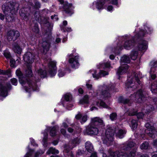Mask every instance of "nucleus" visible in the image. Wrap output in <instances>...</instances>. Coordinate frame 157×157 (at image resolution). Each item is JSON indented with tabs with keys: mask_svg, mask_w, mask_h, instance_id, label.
I'll return each instance as SVG.
<instances>
[{
	"mask_svg": "<svg viewBox=\"0 0 157 157\" xmlns=\"http://www.w3.org/2000/svg\"><path fill=\"white\" fill-rule=\"evenodd\" d=\"M103 121L99 117H95L91 119V123L86 128V132L89 135H97L99 132V127L104 126Z\"/></svg>",
	"mask_w": 157,
	"mask_h": 157,
	"instance_id": "nucleus-1",
	"label": "nucleus"
},
{
	"mask_svg": "<svg viewBox=\"0 0 157 157\" xmlns=\"http://www.w3.org/2000/svg\"><path fill=\"white\" fill-rule=\"evenodd\" d=\"M16 73L17 75L19 77L20 83L24 86L26 92L38 90V87L36 84L32 82L29 79L23 77L22 73L20 70H17Z\"/></svg>",
	"mask_w": 157,
	"mask_h": 157,
	"instance_id": "nucleus-2",
	"label": "nucleus"
},
{
	"mask_svg": "<svg viewBox=\"0 0 157 157\" xmlns=\"http://www.w3.org/2000/svg\"><path fill=\"white\" fill-rule=\"evenodd\" d=\"M18 4L16 2H10L6 5L2 6V10L5 15L6 19L8 22H12L14 18L15 9L18 7Z\"/></svg>",
	"mask_w": 157,
	"mask_h": 157,
	"instance_id": "nucleus-3",
	"label": "nucleus"
},
{
	"mask_svg": "<svg viewBox=\"0 0 157 157\" xmlns=\"http://www.w3.org/2000/svg\"><path fill=\"white\" fill-rule=\"evenodd\" d=\"M141 78L142 75L140 72H133L128 78V81L126 84V86L128 89H130L131 90H133L132 88L135 89L136 86H134V84L137 83L139 85L141 84V82L139 80Z\"/></svg>",
	"mask_w": 157,
	"mask_h": 157,
	"instance_id": "nucleus-4",
	"label": "nucleus"
},
{
	"mask_svg": "<svg viewBox=\"0 0 157 157\" xmlns=\"http://www.w3.org/2000/svg\"><path fill=\"white\" fill-rule=\"evenodd\" d=\"M115 132V130L113 127L108 126L105 133L102 136L103 143L108 146L110 145L113 140V136Z\"/></svg>",
	"mask_w": 157,
	"mask_h": 157,
	"instance_id": "nucleus-5",
	"label": "nucleus"
},
{
	"mask_svg": "<svg viewBox=\"0 0 157 157\" xmlns=\"http://www.w3.org/2000/svg\"><path fill=\"white\" fill-rule=\"evenodd\" d=\"M148 96V94L144 90L140 89L135 94L132 95L131 98L136 102L141 103L145 100Z\"/></svg>",
	"mask_w": 157,
	"mask_h": 157,
	"instance_id": "nucleus-6",
	"label": "nucleus"
},
{
	"mask_svg": "<svg viewBox=\"0 0 157 157\" xmlns=\"http://www.w3.org/2000/svg\"><path fill=\"white\" fill-rule=\"evenodd\" d=\"M136 149H134L131 151L128 154H126V152L117 151L115 152L112 151L110 153L109 157H119L121 156H124L128 157H134L136 155Z\"/></svg>",
	"mask_w": 157,
	"mask_h": 157,
	"instance_id": "nucleus-7",
	"label": "nucleus"
},
{
	"mask_svg": "<svg viewBox=\"0 0 157 157\" xmlns=\"http://www.w3.org/2000/svg\"><path fill=\"white\" fill-rule=\"evenodd\" d=\"M114 86H110L104 85L103 86H101L100 89L102 90L101 94V98L105 100L110 98L111 96L110 94L106 90H109L113 89Z\"/></svg>",
	"mask_w": 157,
	"mask_h": 157,
	"instance_id": "nucleus-8",
	"label": "nucleus"
},
{
	"mask_svg": "<svg viewBox=\"0 0 157 157\" xmlns=\"http://www.w3.org/2000/svg\"><path fill=\"white\" fill-rule=\"evenodd\" d=\"M145 127L147 128L145 130L146 133L151 137L154 138L157 132L154 127L153 124L152 122L147 123L145 124Z\"/></svg>",
	"mask_w": 157,
	"mask_h": 157,
	"instance_id": "nucleus-9",
	"label": "nucleus"
},
{
	"mask_svg": "<svg viewBox=\"0 0 157 157\" xmlns=\"http://www.w3.org/2000/svg\"><path fill=\"white\" fill-rule=\"evenodd\" d=\"M20 36L19 32L17 30H12L9 31L7 33V39L10 41L16 40Z\"/></svg>",
	"mask_w": 157,
	"mask_h": 157,
	"instance_id": "nucleus-10",
	"label": "nucleus"
},
{
	"mask_svg": "<svg viewBox=\"0 0 157 157\" xmlns=\"http://www.w3.org/2000/svg\"><path fill=\"white\" fill-rule=\"evenodd\" d=\"M25 62L27 63H31L34 62L35 56L34 53L30 52H27L23 57Z\"/></svg>",
	"mask_w": 157,
	"mask_h": 157,
	"instance_id": "nucleus-11",
	"label": "nucleus"
},
{
	"mask_svg": "<svg viewBox=\"0 0 157 157\" xmlns=\"http://www.w3.org/2000/svg\"><path fill=\"white\" fill-rule=\"evenodd\" d=\"M74 8L71 4L67 2H65L63 6L64 11L66 13L71 15L74 13L73 9Z\"/></svg>",
	"mask_w": 157,
	"mask_h": 157,
	"instance_id": "nucleus-12",
	"label": "nucleus"
},
{
	"mask_svg": "<svg viewBox=\"0 0 157 157\" xmlns=\"http://www.w3.org/2000/svg\"><path fill=\"white\" fill-rule=\"evenodd\" d=\"M56 63L55 62L53 61H51L49 63L48 66L49 71L51 76L55 75L56 73Z\"/></svg>",
	"mask_w": 157,
	"mask_h": 157,
	"instance_id": "nucleus-13",
	"label": "nucleus"
},
{
	"mask_svg": "<svg viewBox=\"0 0 157 157\" xmlns=\"http://www.w3.org/2000/svg\"><path fill=\"white\" fill-rule=\"evenodd\" d=\"M80 143V140L77 138L72 140L69 144L65 145L64 148L65 150L68 149V150L75 147L76 145Z\"/></svg>",
	"mask_w": 157,
	"mask_h": 157,
	"instance_id": "nucleus-14",
	"label": "nucleus"
},
{
	"mask_svg": "<svg viewBox=\"0 0 157 157\" xmlns=\"http://www.w3.org/2000/svg\"><path fill=\"white\" fill-rule=\"evenodd\" d=\"M128 66L127 64H122L118 68L117 74L120 75L126 73L128 71Z\"/></svg>",
	"mask_w": 157,
	"mask_h": 157,
	"instance_id": "nucleus-15",
	"label": "nucleus"
},
{
	"mask_svg": "<svg viewBox=\"0 0 157 157\" xmlns=\"http://www.w3.org/2000/svg\"><path fill=\"white\" fill-rule=\"evenodd\" d=\"M96 71H95L94 73L92 74L93 77L96 79H98L102 76H104L108 75V72L102 70L100 71L98 74L96 75Z\"/></svg>",
	"mask_w": 157,
	"mask_h": 157,
	"instance_id": "nucleus-16",
	"label": "nucleus"
},
{
	"mask_svg": "<svg viewBox=\"0 0 157 157\" xmlns=\"http://www.w3.org/2000/svg\"><path fill=\"white\" fill-rule=\"evenodd\" d=\"M78 56H76L74 58H71L69 59V62L72 64L71 65V66L73 68H76L78 66L79 63L78 62Z\"/></svg>",
	"mask_w": 157,
	"mask_h": 157,
	"instance_id": "nucleus-17",
	"label": "nucleus"
},
{
	"mask_svg": "<svg viewBox=\"0 0 157 157\" xmlns=\"http://www.w3.org/2000/svg\"><path fill=\"white\" fill-rule=\"evenodd\" d=\"M27 9L26 8H22L20 10L19 12L20 16L26 20H28V17L29 15V13L27 12Z\"/></svg>",
	"mask_w": 157,
	"mask_h": 157,
	"instance_id": "nucleus-18",
	"label": "nucleus"
},
{
	"mask_svg": "<svg viewBox=\"0 0 157 157\" xmlns=\"http://www.w3.org/2000/svg\"><path fill=\"white\" fill-rule=\"evenodd\" d=\"M134 45V41L128 40L125 42L124 45V47L125 49L129 50L132 48Z\"/></svg>",
	"mask_w": 157,
	"mask_h": 157,
	"instance_id": "nucleus-19",
	"label": "nucleus"
},
{
	"mask_svg": "<svg viewBox=\"0 0 157 157\" xmlns=\"http://www.w3.org/2000/svg\"><path fill=\"white\" fill-rule=\"evenodd\" d=\"M12 49L14 52L18 54H21L22 51L21 48L16 43L13 44Z\"/></svg>",
	"mask_w": 157,
	"mask_h": 157,
	"instance_id": "nucleus-20",
	"label": "nucleus"
},
{
	"mask_svg": "<svg viewBox=\"0 0 157 157\" xmlns=\"http://www.w3.org/2000/svg\"><path fill=\"white\" fill-rule=\"evenodd\" d=\"M135 144L133 142H130L126 144H123L122 147V149L124 151L129 150L130 148L135 146Z\"/></svg>",
	"mask_w": 157,
	"mask_h": 157,
	"instance_id": "nucleus-21",
	"label": "nucleus"
},
{
	"mask_svg": "<svg viewBox=\"0 0 157 157\" xmlns=\"http://www.w3.org/2000/svg\"><path fill=\"white\" fill-rule=\"evenodd\" d=\"M43 48V52L45 53L48 51L50 46V42L49 41H43L41 44Z\"/></svg>",
	"mask_w": 157,
	"mask_h": 157,
	"instance_id": "nucleus-22",
	"label": "nucleus"
},
{
	"mask_svg": "<svg viewBox=\"0 0 157 157\" xmlns=\"http://www.w3.org/2000/svg\"><path fill=\"white\" fill-rule=\"evenodd\" d=\"M138 48L139 50L141 51L146 49L147 48V42L144 40L140 41L138 45Z\"/></svg>",
	"mask_w": 157,
	"mask_h": 157,
	"instance_id": "nucleus-23",
	"label": "nucleus"
},
{
	"mask_svg": "<svg viewBox=\"0 0 157 157\" xmlns=\"http://www.w3.org/2000/svg\"><path fill=\"white\" fill-rule=\"evenodd\" d=\"M151 67L149 73L151 74L152 72H155L156 71L155 67H157V61H152L150 63Z\"/></svg>",
	"mask_w": 157,
	"mask_h": 157,
	"instance_id": "nucleus-24",
	"label": "nucleus"
},
{
	"mask_svg": "<svg viewBox=\"0 0 157 157\" xmlns=\"http://www.w3.org/2000/svg\"><path fill=\"white\" fill-rule=\"evenodd\" d=\"M85 147L86 150L89 152H92L94 150L93 145L90 142H87L86 143Z\"/></svg>",
	"mask_w": 157,
	"mask_h": 157,
	"instance_id": "nucleus-25",
	"label": "nucleus"
},
{
	"mask_svg": "<svg viewBox=\"0 0 157 157\" xmlns=\"http://www.w3.org/2000/svg\"><path fill=\"white\" fill-rule=\"evenodd\" d=\"M97 2L96 8L98 10L103 9V6L105 3V0H98Z\"/></svg>",
	"mask_w": 157,
	"mask_h": 157,
	"instance_id": "nucleus-26",
	"label": "nucleus"
},
{
	"mask_svg": "<svg viewBox=\"0 0 157 157\" xmlns=\"http://www.w3.org/2000/svg\"><path fill=\"white\" fill-rule=\"evenodd\" d=\"M7 88L2 85L0 86V94L3 96H6L7 95Z\"/></svg>",
	"mask_w": 157,
	"mask_h": 157,
	"instance_id": "nucleus-27",
	"label": "nucleus"
},
{
	"mask_svg": "<svg viewBox=\"0 0 157 157\" xmlns=\"http://www.w3.org/2000/svg\"><path fill=\"white\" fill-rule=\"evenodd\" d=\"M154 109L152 105H147L142 110V112L147 113L152 111Z\"/></svg>",
	"mask_w": 157,
	"mask_h": 157,
	"instance_id": "nucleus-28",
	"label": "nucleus"
},
{
	"mask_svg": "<svg viewBox=\"0 0 157 157\" xmlns=\"http://www.w3.org/2000/svg\"><path fill=\"white\" fill-rule=\"evenodd\" d=\"M151 90L153 93H157V81L154 82L151 86Z\"/></svg>",
	"mask_w": 157,
	"mask_h": 157,
	"instance_id": "nucleus-29",
	"label": "nucleus"
},
{
	"mask_svg": "<svg viewBox=\"0 0 157 157\" xmlns=\"http://www.w3.org/2000/svg\"><path fill=\"white\" fill-rule=\"evenodd\" d=\"M110 67V63L107 62L100 63L98 66V68H108Z\"/></svg>",
	"mask_w": 157,
	"mask_h": 157,
	"instance_id": "nucleus-30",
	"label": "nucleus"
},
{
	"mask_svg": "<svg viewBox=\"0 0 157 157\" xmlns=\"http://www.w3.org/2000/svg\"><path fill=\"white\" fill-rule=\"evenodd\" d=\"M126 132L125 130L120 129L119 130L118 133L117 134L116 136L117 137L120 138H122L124 135L125 134Z\"/></svg>",
	"mask_w": 157,
	"mask_h": 157,
	"instance_id": "nucleus-31",
	"label": "nucleus"
},
{
	"mask_svg": "<svg viewBox=\"0 0 157 157\" xmlns=\"http://www.w3.org/2000/svg\"><path fill=\"white\" fill-rule=\"evenodd\" d=\"M36 73L41 78H44L46 75V72L45 71H43L41 69L37 70Z\"/></svg>",
	"mask_w": 157,
	"mask_h": 157,
	"instance_id": "nucleus-32",
	"label": "nucleus"
},
{
	"mask_svg": "<svg viewBox=\"0 0 157 157\" xmlns=\"http://www.w3.org/2000/svg\"><path fill=\"white\" fill-rule=\"evenodd\" d=\"M59 153V151L57 150L53 147L50 148L47 152V153L48 154H50V153L52 154H58Z\"/></svg>",
	"mask_w": 157,
	"mask_h": 157,
	"instance_id": "nucleus-33",
	"label": "nucleus"
},
{
	"mask_svg": "<svg viewBox=\"0 0 157 157\" xmlns=\"http://www.w3.org/2000/svg\"><path fill=\"white\" fill-rule=\"evenodd\" d=\"M94 104H96L98 106H100L104 108H108V106L103 101H100L97 102L96 104L94 103Z\"/></svg>",
	"mask_w": 157,
	"mask_h": 157,
	"instance_id": "nucleus-34",
	"label": "nucleus"
},
{
	"mask_svg": "<svg viewBox=\"0 0 157 157\" xmlns=\"http://www.w3.org/2000/svg\"><path fill=\"white\" fill-rule=\"evenodd\" d=\"M130 60L129 57L126 55L124 56L121 59V61L122 62L126 63H129Z\"/></svg>",
	"mask_w": 157,
	"mask_h": 157,
	"instance_id": "nucleus-35",
	"label": "nucleus"
},
{
	"mask_svg": "<svg viewBox=\"0 0 157 157\" xmlns=\"http://www.w3.org/2000/svg\"><path fill=\"white\" fill-rule=\"evenodd\" d=\"M88 96L87 95H85L84 98L81 100L79 101V103L80 104H83L84 103H88Z\"/></svg>",
	"mask_w": 157,
	"mask_h": 157,
	"instance_id": "nucleus-36",
	"label": "nucleus"
},
{
	"mask_svg": "<svg viewBox=\"0 0 157 157\" xmlns=\"http://www.w3.org/2000/svg\"><path fill=\"white\" fill-rule=\"evenodd\" d=\"M147 33L146 32H144L143 31H140L139 32L138 34H136L135 36V37L140 38L144 36Z\"/></svg>",
	"mask_w": 157,
	"mask_h": 157,
	"instance_id": "nucleus-37",
	"label": "nucleus"
},
{
	"mask_svg": "<svg viewBox=\"0 0 157 157\" xmlns=\"http://www.w3.org/2000/svg\"><path fill=\"white\" fill-rule=\"evenodd\" d=\"M137 56V52L136 51H132L131 54V58L132 60H135L136 59Z\"/></svg>",
	"mask_w": 157,
	"mask_h": 157,
	"instance_id": "nucleus-38",
	"label": "nucleus"
},
{
	"mask_svg": "<svg viewBox=\"0 0 157 157\" xmlns=\"http://www.w3.org/2000/svg\"><path fill=\"white\" fill-rule=\"evenodd\" d=\"M57 129V127L56 126L52 128L50 132V135L51 136H53L55 135Z\"/></svg>",
	"mask_w": 157,
	"mask_h": 157,
	"instance_id": "nucleus-39",
	"label": "nucleus"
},
{
	"mask_svg": "<svg viewBox=\"0 0 157 157\" xmlns=\"http://www.w3.org/2000/svg\"><path fill=\"white\" fill-rule=\"evenodd\" d=\"M132 128L134 129H136L137 127L138 124L137 121L135 120H132L131 121Z\"/></svg>",
	"mask_w": 157,
	"mask_h": 157,
	"instance_id": "nucleus-40",
	"label": "nucleus"
},
{
	"mask_svg": "<svg viewBox=\"0 0 157 157\" xmlns=\"http://www.w3.org/2000/svg\"><path fill=\"white\" fill-rule=\"evenodd\" d=\"M44 137L43 140V145L45 146H46V143L47 142L48 133L47 132H44Z\"/></svg>",
	"mask_w": 157,
	"mask_h": 157,
	"instance_id": "nucleus-41",
	"label": "nucleus"
},
{
	"mask_svg": "<svg viewBox=\"0 0 157 157\" xmlns=\"http://www.w3.org/2000/svg\"><path fill=\"white\" fill-rule=\"evenodd\" d=\"M148 144L147 142H144L140 146V148L141 149H147L148 148Z\"/></svg>",
	"mask_w": 157,
	"mask_h": 157,
	"instance_id": "nucleus-42",
	"label": "nucleus"
},
{
	"mask_svg": "<svg viewBox=\"0 0 157 157\" xmlns=\"http://www.w3.org/2000/svg\"><path fill=\"white\" fill-rule=\"evenodd\" d=\"M121 102L124 104H127L129 106L130 105L131 101L127 99H123L121 100Z\"/></svg>",
	"mask_w": 157,
	"mask_h": 157,
	"instance_id": "nucleus-43",
	"label": "nucleus"
},
{
	"mask_svg": "<svg viewBox=\"0 0 157 157\" xmlns=\"http://www.w3.org/2000/svg\"><path fill=\"white\" fill-rule=\"evenodd\" d=\"M117 114L115 113H113L110 115V118L112 121L116 120L117 118Z\"/></svg>",
	"mask_w": 157,
	"mask_h": 157,
	"instance_id": "nucleus-44",
	"label": "nucleus"
},
{
	"mask_svg": "<svg viewBox=\"0 0 157 157\" xmlns=\"http://www.w3.org/2000/svg\"><path fill=\"white\" fill-rule=\"evenodd\" d=\"M26 75L28 77H31L32 75V72L31 69L28 68L26 71Z\"/></svg>",
	"mask_w": 157,
	"mask_h": 157,
	"instance_id": "nucleus-45",
	"label": "nucleus"
},
{
	"mask_svg": "<svg viewBox=\"0 0 157 157\" xmlns=\"http://www.w3.org/2000/svg\"><path fill=\"white\" fill-rule=\"evenodd\" d=\"M144 112L139 113L136 114V116L137 118L138 119H143V118L144 116H146L144 114Z\"/></svg>",
	"mask_w": 157,
	"mask_h": 157,
	"instance_id": "nucleus-46",
	"label": "nucleus"
},
{
	"mask_svg": "<svg viewBox=\"0 0 157 157\" xmlns=\"http://www.w3.org/2000/svg\"><path fill=\"white\" fill-rule=\"evenodd\" d=\"M64 97L65 100L67 101H70L72 98L71 95L69 94H65Z\"/></svg>",
	"mask_w": 157,
	"mask_h": 157,
	"instance_id": "nucleus-47",
	"label": "nucleus"
},
{
	"mask_svg": "<svg viewBox=\"0 0 157 157\" xmlns=\"http://www.w3.org/2000/svg\"><path fill=\"white\" fill-rule=\"evenodd\" d=\"M0 74L8 75L10 74V71H2L0 70Z\"/></svg>",
	"mask_w": 157,
	"mask_h": 157,
	"instance_id": "nucleus-48",
	"label": "nucleus"
},
{
	"mask_svg": "<svg viewBox=\"0 0 157 157\" xmlns=\"http://www.w3.org/2000/svg\"><path fill=\"white\" fill-rule=\"evenodd\" d=\"M10 66L12 67H15L16 66L15 65V61L14 59H11L10 60Z\"/></svg>",
	"mask_w": 157,
	"mask_h": 157,
	"instance_id": "nucleus-49",
	"label": "nucleus"
},
{
	"mask_svg": "<svg viewBox=\"0 0 157 157\" xmlns=\"http://www.w3.org/2000/svg\"><path fill=\"white\" fill-rule=\"evenodd\" d=\"M10 81L12 84L15 86H16L17 84V81L15 78H13L11 79Z\"/></svg>",
	"mask_w": 157,
	"mask_h": 157,
	"instance_id": "nucleus-50",
	"label": "nucleus"
},
{
	"mask_svg": "<svg viewBox=\"0 0 157 157\" xmlns=\"http://www.w3.org/2000/svg\"><path fill=\"white\" fill-rule=\"evenodd\" d=\"M33 151L32 150H30L29 152H27L25 155L24 157H29L31 156Z\"/></svg>",
	"mask_w": 157,
	"mask_h": 157,
	"instance_id": "nucleus-51",
	"label": "nucleus"
},
{
	"mask_svg": "<svg viewBox=\"0 0 157 157\" xmlns=\"http://www.w3.org/2000/svg\"><path fill=\"white\" fill-rule=\"evenodd\" d=\"M44 152L40 150L38 152H38H36V153L35 156H34V157H38L39 154H40V155L42 154H43L44 153Z\"/></svg>",
	"mask_w": 157,
	"mask_h": 157,
	"instance_id": "nucleus-52",
	"label": "nucleus"
},
{
	"mask_svg": "<svg viewBox=\"0 0 157 157\" xmlns=\"http://www.w3.org/2000/svg\"><path fill=\"white\" fill-rule=\"evenodd\" d=\"M4 56L6 58H9L11 56L10 53L8 51H6L4 52Z\"/></svg>",
	"mask_w": 157,
	"mask_h": 157,
	"instance_id": "nucleus-53",
	"label": "nucleus"
},
{
	"mask_svg": "<svg viewBox=\"0 0 157 157\" xmlns=\"http://www.w3.org/2000/svg\"><path fill=\"white\" fill-rule=\"evenodd\" d=\"M33 31L36 33H37L39 32V29L37 26L36 25L34 27V28L33 29Z\"/></svg>",
	"mask_w": 157,
	"mask_h": 157,
	"instance_id": "nucleus-54",
	"label": "nucleus"
},
{
	"mask_svg": "<svg viewBox=\"0 0 157 157\" xmlns=\"http://www.w3.org/2000/svg\"><path fill=\"white\" fill-rule=\"evenodd\" d=\"M51 18L54 21H57L58 20L57 16L56 15L51 16Z\"/></svg>",
	"mask_w": 157,
	"mask_h": 157,
	"instance_id": "nucleus-55",
	"label": "nucleus"
},
{
	"mask_svg": "<svg viewBox=\"0 0 157 157\" xmlns=\"http://www.w3.org/2000/svg\"><path fill=\"white\" fill-rule=\"evenodd\" d=\"M64 74H65L64 72H63L61 70H59V71L58 75L59 77H62L63 76Z\"/></svg>",
	"mask_w": 157,
	"mask_h": 157,
	"instance_id": "nucleus-56",
	"label": "nucleus"
},
{
	"mask_svg": "<svg viewBox=\"0 0 157 157\" xmlns=\"http://www.w3.org/2000/svg\"><path fill=\"white\" fill-rule=\"evenodd\" d=\"M87 116L86 115H84L83 116L82 118V121L83 122H86L87 120Z\"/></svg>",
	"mask_w": 157,
	"mask_h": 157,
	"instance_id": "nucleus-57",
	"label": "nucleus"
},
{
	"mask_svg": "<svg viewBox=\"0 0 157 157\" xmlns=\"http://www.w3.org/2000/svg\"><path fill=\"white\" fill-rule=\"evenodd\" d=\"M86 86L88 89L89 90H92V85L91 84H89L88 83L86 84Z\"/></svg>",
	"mask_w": 157,
	"mask_h": 157,
	"instance_id": "nucleus-58",
	"label": "nucleus"
},
{
	"mask_svg": "<svg viewBox=\"0 0 157 157\" xmlns=\"http://www.w3.org/2000/svg\"><path fill=\"white\" fill-rule=\"evenodd\" d=\"M154 72H151V74L150 73L151 78L153 79H155L156 77V75L155 74H152V73Z\"/></svg>",
	"mask_w": 157,
	"mask_h": 157,
	"instance_id": "nucleus-59",
	"label": "nucleus"
},
{
	"mask_svg": "<svg viewBox=\"0 0 157 157\" xmlns=\"http://www.w3.org/2000/svg\"><path fill=\"white\" fill-rule=\"evenodd\" d=\"M61 133L64 136H65L66 135V132L65 129H62L61 130Z\"/></svg>",
	"mask_w": 157,
	"mask_h": 157,
	"instance_id": "nucleus-60",
	"label": "nucleus"
},
{
	"mask_svg": "<svg viewBox=\"0 0 157 157\" xmlns=\"http://www.w3.org/2000/svg\"><path fill=\"white\" fill-rule=\"evenodd\" d=\"M111 3L113 4L116 5L117 4V0H112Z\"/></svg>",
	"mask_w": 157,
	"mask_h": 157,
	"instance_id": "nucleus-61",
	"label": "nucleus"
},
{
	"mask_svg": "<svg viewBox=\"0 0 157 157\" xmlns=\"http://www.w3.org/2000/svg\"><path fill=\"white\" fill-rule=\"evenodd\" d=\"M67 131L70 133H72L73 132L74 130L71 128H68Z\"/></svg>",
	"mask_w": 157,
	"mask_h": 157,
	"instance_id": "nucleus-62",
	"label": "nucleus"
},
{
	"mask_svg": "<svg viewBox=\"0 0 157 157\" xmlns=\"http://www.w3.org/2000/svg\"><path fill=\"white\" fill-rule=\"evenodd\" d=\"M153 144L154 146L157 147V140H154L153 142Z\"/></svg>",
	"mask_w": 157,
	"mask_h": 157,
	"instance_id": "nucleus-63",
	"label": "nucleus"
},
{
	"mask_svg": "<svg viewBox=\"0 0 157 157\" xmlns=\"http://www.w3.org/2000/svg\"><path fill=\"white\" fill-rule=\"evenodd\" d=\"M113 8V7L111 6H109L108 7L107 9L109 11H110Z\"/></svg>",
	"mask_w": 157,
	"mask_h": 157,
	"instance_id": "nucleus-64",
	"label": "nucleus"
}]
</instances>
